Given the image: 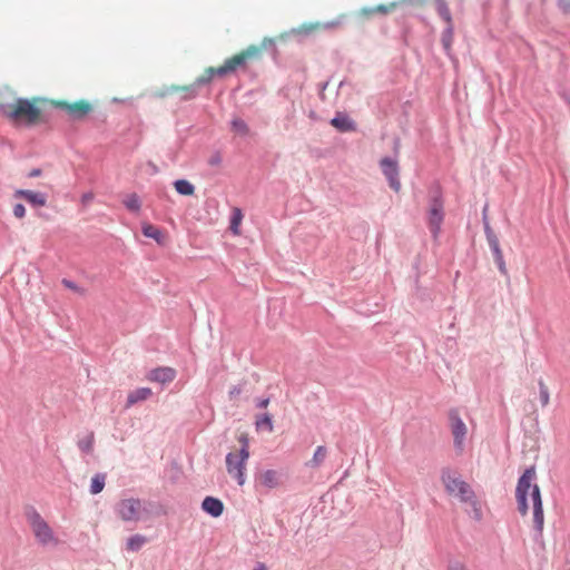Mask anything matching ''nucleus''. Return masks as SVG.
<instances>
[{
	"mask_svg": "<svg viewBox=\"0 0 570 570\" xmlns=\"http://www.w3.org/2000/svg\"><path fill=\"white\" fill-rule=\"evenodd\" d=\"M537 479L535 468L529 466L520 475L515 488V500L518 512L524 517L529 512L528 497L531 495L533 505V540L543 543L544 513L541 491L534 482Z\"/></svg>",
	"mask_w": 570,
	"mask_h": 570,
	"instance_id": "f257e3e1",
	"label": "nucleus"
},
{
	"mask_svg": "<svg viewBox=\"0 0 570 570\" xmlns=\"http://www.w3.org/2000/svg\"><path fill=\"white\" fill-rule=\"evenodd\" d=\"M242 62L243 59L240 57L229 58L224 62L223 66L218 68H207L205 75L198 77L193 83L184 87L173 86L170 88H167L164 92H161L160 96L164 97L173 92H180V100L187 101L194 99L198 96L199 88L202 86L208 85L213 80L214 76H227L234 72L237 69V65H240Z\"/></svg>",
	"mask_w": 570,
	"mask_h": 570,
	"instance_id": "f03ea898",
	"label": "nucleus"
},
{
	"mask_svg": "<svg viewBox=\"0 0 570 570\" xmlns=\"http://www.w3.org/2000/svg\"><path fill=\"white\" fill-rule=\"evenodd\" d=\"M0 112L27 126L35 125L41 116L40 109L27 98H18L16 105L0 104Z\"/></svg>",
	"mask_w": 570,
	"mask_h": 570,
	"instance_id": "7ed1b4c3",
	"label": "nucleus"
},
{
	"mask_svg": "<svg viewBox=\"0 0 570 570\" xmlns=\"http://www.w3.org/2000/svg\"><path fill=\"white\" fill-rule=\"evenodd\" d=\"M444 220V199L441 186L434 184L429 190L428 225L431 235L436 239Z\"/></svg>",
	"mask_w": 570,
	"mask_h": 570,
	"instance_id": "20e7f679",
	"label": "nucleus"
},
{
	"mask_svg": "<svg viewBox=\"0 0 570 570\" xmlns=\"http://www.w3.org/2000/svg\"><path fill=\"white\" fill-rule=\"evenodd\" d=\"M441 481L449 494H455L462 502L475 504L474 491L459 476L458 472L452 471L450 468H443Z\"/></svg>",
	"mask_w": 570,
	"mask_h": 570,
	"instance_id": "39448f33",
	"label": "nucleus"
},
{
	"mask_svg": "<svg viewBox=\"0 0 570 570\" xmlns=\"http://www.w3.org/2000/svg\"><path fill=\"white\" fill-rule=\"evenodd\" d=\"M24 514L38 543L47 546L57 542L52 529L35 507H26Z\"/></svg>",
	"mask_w": 570,
	"mask_h": 570,
	"instance_id": "423d86ee",
	"label": "nucleus"
},
{
	"mask_svg": "<svg viewBox=\"0 0 570 570\" xmlns=\"http://www.w3.org/2000/svg\"><path fill=\"white\" fill-rule=\"evenodd\" d=\"M449 423L451 433L453 435V446L456 453H462L464 450L468 429L458 410L452 409L449 411Z\"/></svg>",
	"mask_w": 570,
	"mask_h": 570,
	"instance_id": "0eeeda50",
	"label": "nucleus"
},
{
	"mask_svg": "<svg viewBox=\"0 0 570 570\" xmlns=\"http://www.w3.org/2000/svg\"><path fill=\"white\" fill-rule=\"evenodd\" d=\"M140 510L141 501L135 498L122 499L115 507L117 515L126 522L138 521Z\"/></svg>",
	"mask_w": 570,
	"mask_h": 570,
	"instance_id": "6e6552de",
	"label": "nucleus"
},
{
	"mask_svg": "<svg viewBox=\"0 0 570 570\" xmlns=\"http://www.w3.org/2000/svg\"><path fill=\"white\" fill-rule=\"evenodd\" d=\"M239 442L242 443V446L239 449L238 459L236 461V465H233V478L236 480L238 485H244L246 481V463L249 458V451H248V439L246 435H240Z\"/></svg>",
	"mask_w": 570,
	"mask_h": 570,
	"instance_id": "1a4fd4ad",
	"label": "nucleus"
},
{
	"mask_svg": "<svg viewBox=\"0 0 570 570\" xmlns=\"http://www.w3.org/2000/svg\"><path fill=\"white\" fill-rule=\"evenodd\" d=\"M380 167L389 186L397 193L401 189L400 167L397 161L391 157H384L380 161Z\"/></svg>",
	"mask_w": 570,
	"mask_h": 570,
	"instance_id": "9d476101",
	"label": "nucleus"
},
{
	"mask_svg": "<svg viewBox=\"0 0 570 570\" xmlns=\"http://www.w3.org/2000/svg\"><path fill=\"white\" fill-rule=\"evenodd\" d=\"M13 197L24 199L32 207H43L48 199L47 194L30 189H17Z\"/></svg>",
	"mask_w": 570,
	"mask_h": 570,
	"instance_id": "9b49d317",
	"label": "nucleus"
},
{
	"mask_svg": "<svg viewBox=\"0 0 570 570\" xmlns=\"http://www.w3.org/2000/svg\"><path fill=\"white\" fill-rule=\"evenodd\" d=\"M57 107L66 110L72 119H81L91 110V106L83 100L73 104L61 101L57 102Z\"/></svg>",
	"mask_w": 570,
	"mask_h": 570,
	"instance_id": "f8f14e48",
	"label": "nucleus"
},
{
	"mask_svg": "<svg viewBox=\"0 0 570 570\" xmlns=\"http://www.w3.org/2000/svg\"><path fill=\"white\" fill-rule=\"evenodd\" d=\"M176 370L169 366H159L156 368H153L148 375L147 379L151 382H157L161 384H166L169 382H173L176 377Z\"/></svg>",
	"mask_w": 570,
	"mask_h": 570,
	"instance_id": "ddd939ff",
	"label": "nucleus"
},
{
	"mask_svg": "<svg viewBox=\"0 0 570 570\" xmlns=\"http://www.w3.org/2000/svg\"><path fill=\"white\" fill-rule=\"evenodd\" d=\"M202 509L208 515L218 518L224 512V503L220 499L215 497H206L202 502Z\"/></svg>",
	"mask_w": 570,
	"mask_h": 570,
	"instance_id": "4468645a",
	"label": "nucleus"
},
{
	"mask_svg": "<svg viewBox=\"0 0 570 570\" xmlns=\"http://www.w3.org/2000/svg\"><path fill=\"white\" fill-rule=\"evenodd\" d=\"M331 125L341 132H350L356 129L355 121L343 112H337L335 117L331 119Z\"/></svg>",
	"mask_w": 570,
	"mask_h": 570,
	"instance_id": "2eb2a0df",
	"label": "nucleus"
},
{
	"mask_svg": "<svg viewBox=\"0 0 570 570\" xmlns=\"http://www.w3.org/2000/svg\"><path fill=\"white\" fill-rule=\"evenodd\" d=\"M257 482L264 488L274 489L279 484V474L272 469L264 470L257 475Z\"/></svg>",
	"mask_w": 570,
	"mask_h": 570,
	"instance_id": "dca6fc26",
	"label": "nucleus"
},
{
	"mask_svg": "<svg viewBox=\"0 0 570 570\" xmlns=\"http://www.w3.org/2000/svg\"><path fill=\"white\" fill-rule=\"evenodd\" d=\"M403 2H414V0H401L400 3ZM415 2H422V0H415ZM399 6L397 1L391 2L390 4H379L376 7L372 8H363L361 10V13L363 16H370L372 13H380V14H386L391 12L393 9H395Z\"/></svg>",
	"mask_w": 570,
	"mask_h": 570,
	"instance_id": "f3484780",
	"label": "nucleus"
},
{
	"mask_svg": "<svg viewBox=\"0 0 570 570\" xmlns=\"http://www.w3.org/2000/svg\"><path fill=\"white\" fill-rule=\"evenodd\" d=\"M153 394L149 387H138L131 391L127 396L126 407H130L139 402H142L150 397Z\"/></svg>",
	"mask_w": 570,
	"mask_h": 570,
	"instance_id": "a211bd4d",
	"label": "nucleus"
},
{
	"mask_svg": "<svg viewBox=\"0 0 570 570\" xmlns=\"http://www.w3.org/2000/svg\"><path fill=\"white\" fill-rule=\"evenodd\" d=\"M489 247L492 252V255H493L494 262L498 266V269L500 271V273L502 275L509 277L508 268H507L505 261H504L501 247H500V243L490 245Z\"/></svg>",
	"mask_w": 570,
	"mask_h": 570,
	"instance_id": "6ab92c4d",
	"label": "nucleus"
},
{
	"mask_svg": "<svg viewBox=\"0 0 570 570\" xmlns=\"http://www.w3.org/2000/svg\"><path fill=\"white\" fill-rule=\"evenodd\" d=\"M173 185L175 190L181 196H191L195 193V186L187 179H176Z\"/></svg>",
	"mask_w": 570,
	"mask_h": 570,
	"instance_id": "aec40b11",
	"label": "nucleus"
},
{
	"mask_svg": "<svg viewBox=\"0 0 570 570\" xmlns=\"http://www.w3.org/2000/svg\"><path fill=\"white\" fill-rule=\"evenodd\" d=\"M141 232L144 236L155 239L158 244H163L164 234L158 227L151 224H144L141 226Z\"/></svg>",
	"mask_w": 570,
	"mask_h": 570,
	"instance_id": "412c9836",
	"label": "nucleus"
},
{
	"mask_svg": "<svg viewBox=\"0 0 570 570\" xmlns=\"http://www.w3.org/2000/svg\"><path fill=\"white\" fill-rule=\"evenodd\" d=\"M122 204L131 213H139L141 209V199L136 193L127 195Z\"/></svg>",
	"mask_w": 570,
	"mask_h": 570,
	"instance_id": "4be33fe9",
	"label": "nucleus"
},
{
	"mask_svg": "<svg viewBox=\"0 0 570 570\" xmlns=\"http://www.w3.org/2000/svg\"><path fill=\"white\" fill-rule=\"evenodd\" d=\"M327 450L324 445H318L313 458L306 463L308 468H318L325 460Z\"/></svg>",
	"mask_w": 570,
	"mask_h": 570,
	"instance_id": "5701e85b",
	"label": "nucleus"
},
{
	"mask_svg": "<svg viewBox=\"0 0 570 570\" xmlns=\"http://www.w3.org/2000/svg\"><path fill=\"white\" fill-rule=\"evenodd\" d=\"M105 484H106V474L101 473V472L96 473L91 478L90 490H89L90 493L94 495L100 493L104 490Z\"/></svg>",
	"mask_w": 570,
	"mask_h": 570,
	"instance_id": "b1692460",
	"label": "nucleus"
},
{
	"mask_svg": "<svg viewBox=\"0 0 570 570\" xmlns=\"http://www.w3.org/2000/svg\"><path fill=\"white\" fill-rule=\"evenodd\" d=\"M146 542L147 538L145 535L134 534L128 538L126 547L128 551L137 552L144 547Z\"/></svg>",
	"mask_w": 570,
	"mask_h": 570,
	"instance_id": "393cba45",
	"label": "nucleus"
},
{
	"mask_svg": "<svg viewBox=\"0 0 570 570\" xmlns=\"http://www.w3.org/2000/svg\"><path fill=\"white\" fill-rule=\"evenodd\" d=\"M255 424H256L257 430L262 429L269 433L273 432V430H274L273 419L269 413H263V414L258 415Z\"/></svg>",
	"mask_w": 570,
	"mask_h": 570,
	"instance_id": "a878e982",
	"label": "nucleus"
},
{
	"mask_svg": "<svg viewBox=\"0 0 570 570\" xmlns=\"http://www.w3.org/2000/svg\"><path fill=\"white\" fill-rule=\"evenodd\" d=\"M452 40H453V27H452V22H451V23H448V27L443 30L442 37H441L442 46L448 55L451 50Z\"/></svg>",
	"mask_w": 570,
	"mask_h": 570,
	"instance_id": "bb28decb",
	"label": "nucleus"
},
{
	"mask_svg": "<svg viewBox=\"0 0 570 570\" xmlns=\"http://www.w3.org/2000/svg\"><path fill=\"white\" fill-rule=\"evenodd\" d=\"M483 228H484V234H485V238H487V242H488L489 246L493 245V244H498L499 243V238L494 234L493 229L491 228L485 213L483 214Z\"/></svg>",
	"mask_w": 570,
	"mask_h": 570,
	"instance_id": "cd10ccee",
	"label": "nucleus"
},
{
	"mask_svg": "<svg viewBox=\"0 0 570 570\" xmlns=\"http://www.w3.org/2000/svg\"><path fill=\"white\" fill-rule=\"evenodd\" d=\"M436 1V10L439 16L446 22H452V16L450 9L444 0H435Z\"/></svg>",
	"mask_w": 570,
	"mask_h": 570,
	"instance_id": "c85d7f7f",
	"label": "nucleus"
},
{
	"mask_svg": "<svg viewBox=\"0 0 570 570\" xmlns=\"http://www.w3.org/2000/svg\"><path fill=\"white\" fill-rule=\"evenodd\" d=\"M95 436L94 433L90 432L83 439L78 441V448L83 453H90L94 449Z\"/></svg>",
	"mask_w": 570,
	"mask_h": 570,
	"instance_id": "c756f323",
	"label": "nucleus"
},
{
	"mask_svg": "<svg viewBox=\"0 0 570 570\" xmlns=\"http://www.w3.org/2000/svg\"><path fill=\"white\" fill-rule=\"evenodd\" d=\"M232 129L242 136H246L249 132L248 125L242 118H234L230 121Z\"/></svg>",
	"mask_w": 570,
	"mask_h": 570,
	"instance_id": "7c9ffc66",
	"label": "nucleus"
},
{
	"mask_svg": "<svg viewBox=\"0 0 570 570\" xmlns=\"http://www.w3.org/2000/svg\"><path fill=\"white\" fill-rule=\"evenodd\" d=\"M538 385H539L540 403L544 407L549 404L550 393H549L548 386L546 385V383L543 382L542 379H540L538 381Z\"/></svg>",
	"mask_w": 570,
	"mask_h": 570,
	"instance_id": "2f4dec72",
	"label": "nucleus"
},
{
	"mask_svg": "<svg viewBox=\"0 0 570 570\" xmlns=\"http://www.w3.org/2000/svg\"><path fill=\"white\" fill-rule=\"evenodd\" d=\"M242 218H243L242 210L239 208H234L232 217H230V225H229V228L234 234H238V226L242 222Z\"/></svg>",
	"mask_w": 570,
	"mask_h": 570,
	"instance_id": "473e14b6",
	"label": "nucleus"
},
{
	"mask_svg": "<svg viewBox=\"0 0 570 570\" xmlns=\"http://www.w3.org/2000/svg\"><path fill=\"white\" fill-rule=\"evenodd\" d=\"M258 52H259L258 48H257V47H255V46H252V47L247 48L244 52H242V53H239V55L234 56L233 58H238V57H240V58L243 59V62H242L240 65H237V68H238V67H243V66H245V65H246L247 59H248V58H250V57H255V56H257V55H258Z\"/></svg>",
	"mask_w": 570,
	"mask_h": 570,
	"instance_id": "72a5a7b5",
	"label": "nucleus"
},
{
	"mask_svg": "<svg viewBox=\"0 0 570 570\" xmlns=\"http://www.w3.org/2000/svg\"><path fill=\"white\" fill-rule=\"evenodd\" d=\"M237 459H238V455H236L232 452L227 453V455H226V470L229 475H233V473H234V470L232 468H233V465H236Z\"/></svg>",
	"mask_w": 570,
	"mask_h": 570,
	"instance_id": "f704fd0d",
	"label": "nucleus"
},
{
	"mask_svg": "<svg viewBox=\"0 0 570 570\" xmlns=\"http://www.w3.org/2000/svg\"><path fill=\"white\" fill-rule=\"evenodd\" d=\"M13 215L14 217L21 219L26 216V207L23 204L18 203L13 206Z\"/></svg>",
	"mask_w": 570,
	"mask_h": 570,
	"instance_id": "c9c22d12",
	"label": "nucleus"
},
{
	"mask_svg": "<svg viewBox=\"0 0 570 570\" xmlns=\"http://www.w3.org/2000/svg\"><path fill=\"white\" fill-rule=\"evenodd\" d=\"M222 155L219 151H215L212 154V156L208 158V165L216 167L222 164Z\"/></svg>",
	"mask_w": 570,
	"mask_h": 570,
	"instance_id": "e433bc0d",
	"label": "nucleus"
},
{
	"mask_svg": "<svg viewBox=\"0 0 570 570\" xmlns=\"http://www.w3.org/2000/svg\"><path fill=\"white\" fill-rule=\"evenodd\" d=\"M242 392H243V385H240V384L234 385L228 392L229 399L230 400L236 399Z\"/></svg>",
	"mask_w": 570,
	"mask_h": 570,
	"instance_id": "4c0bfd02",
	"label": "nucleus"
},
{
	"mask_svg": "<svg viewBox=\"0 0 570 570\" xmlns=\"http://www.w3.org/2000/svg\"><path fill=\"white\" fill-rule=\"evenodd\" d=\"M558 7L563 13L570 14V0H559Z\"/></svg>",
	"mask_w": 570,
	"mask_h": 570,
	"instance_id": "58836bf2",
	"label": "nucleus"
},
{
	"mask_svg": "<svg viewBox=\"0 0 570 570\" xmlns=\"http://www.w3.org/2000/svg\"><path fill=\"white\" fill-rule=\"evenodd\" d=\"M62 284H63L67 288L72 289V291H75V292L80 291L79 286H78L75 282H72V281H70V279L63 278V279H62Z\"/></svg>",
	"mask_w": 570,
	"mask_h": 570,
	"instance_id": "ea45409f",
	"label": "nucleus"
},
{
	"mask_svg": "<svg viewBox=\"0 0 570 570\" xmlns=\"http://www.w3.org/2000/svg\"><path fill=\"white\" fill-rule=\"evenodd\" d=\"M268 403H269V397L258 399L256 402V407L265 409V407H267Z\"/></svg>",
	"mask_w": 570,
	"mask_h": 570,
	"instance_id": "a19ab883",
	"label": "nucleus"
},
{
	"mask_svg": "<svg viewBox=\"0 0 570 570\" xmlns=\"http://www.w3.org/2000/svg\"><path fill=\"white\" fill-rule=\"evenodd\" d=\"M41 175V169L40 168H33L29 171L28 174V177L29 178H36V177H39Z\"/></svg>",
	"mask_w": 570,
	"mask_h": 570,
	"instance_id": "79ce46f5",
	"label": "nucleus"
},
{
	"mask_svg": "<svg viewBox=\"0 0 570 570\" xmlns=\"http://www.w3.org/2000/svg\"><path fill=\"white\" fill-rule=\"evenodd\" d=\"M262 45H263V47H265V48H266L267 46H268V47H274V41H273L272 39H264V41H263V43H262Z\"/></svg>",
	"mask_w": 570,
	"mask_h": 570,
	"instance_id": "37998d69",
	"label": "nucleus"
},
{
	"mask_svg": "<svg viewBox=\"0 0 570 570\" xmlns=\"http://www.w3.org/2000/svg\"><path fill=\"white\" fill-rule=\"evenodd\" d=\"M338 24H340V21H338V20H336V21H331V22H327V23L325 24V28L330 29V28H334V27H336V26H338Z\"/></svg>",
	"mask_w": 570,
	"mask_h": 570,
	"instance_id": "c03bdc74",
	"label": "nucleus"
},
{
	"mask_svg": "<svg viewBox=\"0 0 570 570\" xmlns=\"http://www.w3.org/2000/svg\"><path fill=\"white\" fill-rule=\"evenodd\" d=\"M474 507V515L479 520L481 518V511L476 508V503L473 504Z\"/></svg>",
	"mask_w": 570,
	"mask_h": 570,
	"instance_id": "a18cd8bd",
	"label": "nucleus"
},
{
	"mask_svg": "<svg viewBox=\"0 0 570 570\" xmlns=\"http://www.w3.org/2000/svg\"><path fill=\"white\" fill-rule=\"evenodd\" d=\"M253 570H266V567L264 563H258L256 568H254Z\"/></svg>",
	"mask_w": 570,
	"mask_h": 570,
	"instance_id": "49530a36",
	"label": "nucleus"
},
{
	"mask_svg": "<svg viewBox=\"0 0 570 570\" xmlns=\"http://www.w3.org/2000/svg\"><path fill=\"white\" fill-rule=\"evenodd\" d=\"M327 86H328V81H325V82L321 83V86H320L321 87V91H324L327 88Z\"/></svg>",
	"mask_w": 570,
	"mask_h": 570,
	"instance_id": "de8ad7c7",
	"label": "nucleus"
},
{
	"mask_svg": "<svg viewBox=\"0 0 570 570\" xmlns=\"http://www.w3.org/2000/svg\"><path fill=\"white\" fill-rule=\"evenodd\" d=\"M90 195H83V199H89Z\"/></svg>",
	"mask_w": 570,
	"mask_h": 570,
	"instance_id": "09e8293b",
	"label": "nucleus"
},
{
	"mask_svg": "<svg viewBox=\"0 0 570 570\" xmlns=\"http://www.w3.org/2000/svg\"><path fill=\"white\" fill-rule=\"evenodd\" d=\"M568 570H570V568Z\"/></svg>",
	"mask_w": 570,
	"mask_h": 570,
	"instance_id": "8fccbe9b",
	"label": "nucleus"
}]
</instances>
